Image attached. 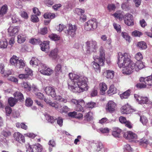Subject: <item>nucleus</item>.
Returning <instances> with one entry per match:
<instances>
[{"label":"nucleus","mask_w":152,"mask_h":152,"mask_svg":"<svg viewBox=\"0 0 152 152\" xmlns=\"http://www.w3.org/2000/svg\"><path fill=\"white\" fill-rule=\"evenodd\" d=\"M33 101L29 97L27 98L26 100L25 105L27 107H30L32 105Z\"/></svg>","instance_id":"a19ab883"},{"label":"nucleus","mask_w":152,"mask_h":152,"mask_svg":"<svg viewBox=\"0 0 152 152\" xmlns=\"http://www.w3.org/2000/svg\"><path fill=\"white\" fill-rule=\"evenodd\" d=\"M136 86L138 88L141 89L142 88H145L146 87V84L144 83H138L136 85Z\"/></svg>","instance_id":"6e6d98bb"},{"label":"nucleus","mask_w":152,"mask_h":152,"mask_svg":"<svg viewBox=\"0 0 152 152\" xmlns=\"http://www.w3.org/2000/svg\"><path fill=\"white\" fill-rule=\"evenodd\" d=\"M43 17L45 19H48L51 20L54 19L56 17L55 13L51 12H46L43 15Z\"/></svg>","instance_id":"412c9836"},{"label":"nucleus","mask_w":152,"mask_h":152,"mask_svg":"<svg viewBox=\"0 0 152 152\" xmlns=\"http://www.w3.org/2000/svg\"><path fill=\"white\" fill-rule=\"evenodd\" d=\"M96 104L95 102H91L87 103L86 105V107L87 108L92 109L96 106Z\"/></svg>","instance_id":"a18cd8bd"},{"label":"nucleus","mask_w":152,"mask_h":152,"mask_svg":"<svg viewBox=\"0 0 152 152\" xmlns=\"http://www.w3.org/2000/svg\"><path fill=\"white\" fill-rule=\"evenodd\" d=\"M45 91L47 94L52 97H55L56 96L55 90L53 87L47 86L45 88Z\"/></svg>","instance_id":"9b49d317"},{"label":"nucleus","mask_w":152,"mask_h":152,"mask_svg":"<svg viewBox=\"0 0 152 152\" xmlns=\"http://www.w3.org/2000/svg\"><path fill=\"white\" fill-rule=\"evenodd\" d=\"M91 64L96 72H100L101 70L100 66H101L100 64H99L94 61H93L92 62Z\"/></svg>","instance_id":"5701e85b"},{"label":"nucleus","mask_w":152,"mask_h":152,"mask_svg":"<svg viewBox=\"0 0 152 152\" xmlns=\"http://www.w3.org/2000/svg\"><path fill=\"white\" fill-rule=\"evenodd\" d=\"M35 95L37 97L40 99H43L44 98V96L43 94L40 92H37L35 93Z\"/></svg>","instance_id":"bf43d9fd"},{"label":"nucleus","mask_w":152,"mask_h":152,"mask_svg":"<svg viewBox=\"0 0 152 152\" xmlns=\"http://www.w3.org/2000/svg\"><path fill=\"white\" fill-rule=\"evenodd\" d=\"M45 117L47 120L49 122L51 123H53L56 121V118H54L50 115L48 114H46L45 115Z\"/></svg>","instance_id":"393cba45"},{"label":"nucleus","mask_w":152,"mask_h":152,"mask_svg":"<svg viewBox=\"0 0 152 152\" xmlns=\"http://www.w3.org/2000/svg\"><path fill=\"white\" fill-rule=\"evenodd\" d=\"M13 137L15 140L20 143L24 142H25V137L19 132H15L13 134Z\"/></svg>","instance_id":"1a4fd4ad"},{"label":"nucleus","mask_w":152,"mask_h":152,"mask_svg":"<svg viewBox=\"0 0 152 152\" xmlns=\"http://www.w3.org/2000/svg\"><path fill=\"white\" fill-rule=\"evenodd\" d=\"M108 121V119L106 118H102L99 121V123L101 124H103L106 123Z\"/></svg>","instance_id":"774afa93"},{"label":"nucleus","mask_w":152,"mask_h":152,"mask_svg":"<svg viewBox=\"0 0 152 152\" xmlns=\"http://www.w3.org/2000/svg\"><path fill=\"white\" fill-rule=\"evenodd\" d=\"M62 67L61 64H58L56 66L55 69V71L56 74H59L62 72Z\"/></svg>","instance_id":"e433bc0d"},{"label":"nucleus","mask_w":152,"mask_h":152,"mask_svg":"<svg viewBox=\"0 0 152 152\" xmlns=\"http://www.w3.org/2000/svg\"><path fill=\"white\" fill-rule=\"evenodd\" d=\"M33 11L34 14L38 16L39 15L41 12L39 10L37 7H35L33 8Z\"/></svg>","instance_id":"052dcab7"},{"label":"nucleus","mask_w":152,"mask_h":152,"mask_svg":"<svg viewBox=\"0 0 152 152\" xmlns=\"http://www.w3.org/2000/svg\"><path fill=\"white\" fill-rule=\"evenodd\" d=\"M116 107V104L115 103L112 101H110L107 104L106 108L110 112L112 113L115 110Z\"/></svg>","instance_id":"dca6fc26"},{"label":"nucleus","mask_w":152,"mask_h":152,"mask_svg":"<svg viewBox=\"0 0 152 152\" xmlns=\"http://www.w3.org/2000/svg\"><path fill=\"white\" fill-rule=\"evenodd\" d=\"M97 26V22L95 19L88 20L85 23L84 28L87 31H92L96 29Z\"/></svg>","instance_id":"20e7f679"},{"label":"nucleus","mask_w":152,"mask_h":152,"mask_svg":"<svg viewBox=\"0 0 152 152\" xmlns=\"http://www.w3.org/2000/svg\"><path fill=\"white\" fill-rule=\"evenodd\" d=\"M23 86L25 88L27 89L28 91H30L31 89L30 85L27 83L24 82L23 83Z\"/></svg>","instance_id":"680f3d73"},{"label":"nucleus","mask_w":152,"mask_h":152,"mask_svg":"<svg viewBox=\"0 0 152 152\" xmlns=\"http://www.w3.org/2000/svg\"><path fill=\"white\" fill-rule=\"evenodd\" d=\"M122 132V130L119 128L114 127L113 129L112 134L115 137L119 138Z\"/></svg>","instance_id":"a211bd4d"},{"label":"nucleus","mask_w":152,"mask_h":152,"mask_svg":"<svg viewBox=\"0 0 152 152\" xmlns=\"http://www.w3.org/2000/svg\"><path fill=\"white\" fill-rule=\"evenodd\" d=\"M113 26L114 27V28L116 30L117 32H121V26L115 23H114L113 24Z\"/></svg>","instance_id":"09e8293b"},{"label":"nucleus","mask_w":152,"mask_h":152,"mask_svg":"<svg viewBox=\"0 0 152 152\" xmlns=\"http://www.w3.org/2000/svg\"><path fill=\"white\" fill-rule=\"evenodd\" d=\"M135 58L137 61H140L142 59L143 56L140 52H138L136 54Z\"/></svg>","instance_id":"de8ad7c7"},{"label":"nucleus","mask_w":152,"mask_h":152,"mask_svg":"<svg viewBox=\"0 0 152 152\" xmlns=\"http://www.w3.org/2000/svg\"><path fill=\"white\" fill-rule=\"evenodd\" d=\"M107 7L108 10L110 11H111L115 10L116 8V7L114 4H108Z\"/></svg>","instance_id":"4d7b16f0"},{"label":"nucleus","mask_w":152,"mask_h":152,"mask_svg":"<svg viewBox=\"0 0 152 152\" xmlns=\"http://www.w3.org/2000/svg\"><path fill=\"white\" fill-rule=\"evenodd\" d=\"M84 12V10L81 9L77 8L75 10V12L78 15H81Z\"/></svg>","instance_id":"8fccbe9b"},{"label":"nucleus","mask_w":152,"mask_h":152,"mask_svg":"<svg viewBox=\"0 0 152 152\" xmlns=\"http://www.w3.org/2000/svg\"><path fill=\"white\" fill-rule=\"evenodd\" d=\"M119 120V121L122 124H125L127 121L126 118L123 116L120 117Z\"/></svg>","instance_id":"e2e57ef3"},{"label":"nucleus","mask_w":152,"mask_h":152,"mask_svg":"<svg viewBox=\"0 0 152 152\" xmlns=\"http://www.w3.org/2000/svg\"><path fill=\"white\" fill-rule=\"evenodd\" d=\"M140 121L144 125H146L148 122L147 118L144 116H140Z\"/></svg>","instance_id":"49530a36"},{"label":"nucleus","mask_w":152,"mask_h":152,"mask_svg":"<svg viewBox=\"0 0 152 152\" xmlns=\"http://www.w3.org/2000/svg\"><path fill=\"white\" fill-rule=\"evenodd\" d=\"M121 35L123 38H124L126 41L128 42L129 41L130 37L127 33L126 32H123L121 33Z\"/></svg>","instance_id":"37998d69"},{"label":"nucleus","mask_w":152,"mask_h":152,"mask_svg":"<svg viewBox=\"0 0 152 152\" xmlns=\"http://www.w3.org/2000/svg\"><path fill=\"white\" fill-rule=\"evenodd\" d=\"M140 83H144L146 86H152V76H150L144 77H141L139 79Z\"/></svg>","instance_id":"4468645a"},{"label":"nucleus","mask_w":152,"mask_h":152,"mask_svg":"<svg viewBox=\"0 0 152 152\" xmlns=\"http://www.w3.org/2000/svg\"><path fill=\"white\" fill-rule=\"evenodd\" d=\"M137 100L140 101L141 104H146L148 102V99L146 97H140L138 96V98L137 99Z\"/></svg>","instance_id":"473e14b6"},{"label":"nucleus","mask_w":152,"mask_h":152,"mask_svg":"<svg viewBox=\"0 0 152 152\" xmlns=\"http://www.w3.org/2000/svg\"><path fill=\"white\" fill-rule=\"evenodd\" d=\"M149 142H148V140L144 137L140 140L139 142L140 145L143 146H146L147 145L149 144Z\"/></svg>","instance_id":"2f4dec72"},{"label":"nucleus","mask_w":152,"mask_h":152,"mask_svg":"<svg viewBox=\"0 0 152 152\" xmlns=\"http://www.w3.org/2000/svg\"><path fill=\"white\" fill-rule=\"evenodd\" d=\"M48 33V29L46 27H44L40 29L39 32L40 34L44 35Z\"/></svg>","instance_id":"3c124183"},{"label":"nucleus","mask_w":152,"mask_h":152,"mask_svg":"<svg viewBox=\"0 0 152 152\" xmlns=\"http://www.w3.org/2000/svg\"><path fill=\"white\" fill-rule=\"evenodd\" d=\"M40 46L42 51H47L49 48V42L48 41H44L42 43L40 44Z\"/></svg>","instance_id":"f3484780"},{"label":"nucleus","mask_w":152,"mask_h":152,"mask_svg":"<svg viewBox=\"0 0 152 152\" xmlns=\"http://www.w3.org/2000/svg\"><path fill=\"white\" fill-rule=\"evenodd\" d=\"M86 52L87 54H91V53H95L98 48L97 43L94 40L87 41L85 43Z\"/></svg>","instance_id":"7ed1b4c3"},{"label":"nucleus","mask_w":152,"mask_h":152,"mask_svg":"<svg viewBox=\"0 0 152 152\" xmlns=\"http://www.w3.org/2000/svg\"><path fill=\"white\" fill-rule=\"evenodd\" d=\"M131 56L129 53H125L122 54L118 53L117 64L119 68H124L122 72L126 74H129L133 71L135 68V63L131 59Z\"/></svg>","instance_id":"f03ea898"},{"label":"nucleus","mask_w":152,"mask_h":152,"mask_svg":"<svg viewBox=\"0 0 152 152\" xmlns=\"http://www.w3.org/2000/svg\"><path fill=\"white\" fill-rule=\"evenodd\" d=\"M85 104V102L83 104H81L80 103H79L76 106L75 109L76 110L78 111H81L82 112H84V110L83 107H82V105H84Z\"/></svg>","instance_id":"58836bf2"},{"label":"nucleus","mask_w":152,"mask_h":152,"mask_svg":"<svg viewBox=\"0 0 152 152\" xmlns=\"http://www.w3.org/2000/svg\"><path fill=\"white\" fill-rule=\"evenodd\" d=\"M8 101L9 104L11 107L14 106L18 102L17 99L13 97L9 98Z\"/></svg>","instance_id":"bb28decb"},{"label":"nucleus","mask_w":152,"mask_h":152,"mask_svg":"<svg viewBox=\"0 0 152 152\" xmlns=\"http://www.w3.org/2000/svg\"><path fill=\"white\" fill-rule=\"evenodd\" d=\"M132 35L135 37H140L142 35V33L138 31L135 30L132 32Z\"/></svg>","instance_id":"13d9d810"},{"label":"nucleus","mask_w":152,"mask_h":152,"mask_svg":"<svg viewBox=\"0 0 152 152\" xmlns=\"http://www.w3.org/2000/svg\"><path fill=\"white\" fill-rule=\"evenodd\" d=\"M113 16L115 18L119 19H122L124 18V16L123 15L120 13L117 12L115 13L113 15Z\"/></svg>","instance_id":"864d4df0"},{"label":"nucleus","mask_w":152,"mask_h":152,"mask_svg":"<svg viewBox=\"0 0 152 152\" xmlns=\"http://www.w3.org/2000/svg\"><path fill=\"white\" fill-rule=\"evenodd\" d=\"M66 30L65 33L69 37H73L76 35L77 27L75 25H72L71 23L67 24L66 27Z\"/></svg>","instance_id":"39448f33"},{"label":"nucleus","mask_w":152,"mask_h":152,"mask_svg":"<svg viewBox=\"0 0 152 152\" xmlns=\"http://www.w3.org/2000/svg\"><path fill=\"white\" fill-rule=\"evenodd\" d=\"M70 81L68 83V86L74 92L80 93L87 90L88 87L87 78L84 77H79L78 75L69 73Z\"/></svg>","instance_id":"f257e3e1"},{"label":"nucleus","mask_w":152,"mask_h":152,"mask_svg":"<svg viewBox=\"0 0 152 152\" xmlns=\"http://www.w3.org/2000/svg\"><path fill=\"white\" fill-rule=\"evenodd\" d=\"M84 120L87 121H89L93 119L92 113L90 111L86 114L84 116Z\"/></svg>","instance_id":"cd10ccee"},{"label":"nucleus","mask_w":152,"mask_h":152,"mask_svg":"<svg viewBox=\"0 0 152 152\" xmlns=\"http://www.w3.org/2000/svg\"><path fill=\"white\" fill-rule=\"evenodd\" d=\"M54 0H45L44 3L48 6L50 7L52 6L54 3Z\"/></svg>","instance_id":"603ef678"},{"label":"nucleus","mask_w":152,"mask_h":152,"mask_svg":"<svg viewBox=\"0 0 152 152\" xmlns=\"http://www.w3.org/2000/svg\"><path fill=\"white\" fill-rule=\"evenodd\" d=\"M99 130L100 132L103 133H109V129L107 128H101Z\"/></svg>","instance_id":"0e129e2a"},{"label":"nucleus","mask_w":152,"mask_h":152,"mask_svg":"<svg viewBox=\"0 0 152 152\" xmlns=\"http://www.w3.org/2000/svg\"><path fill=\"white\" fill-rule=\"evenodd\" d=\"M49 37L51 39L54 41L59 40L60 37L55 34H52L49 36Z\"/></svg>","instance_id":"79ce46f5"},{"label":"nucleus","mask_w":152,"mask_h":152,"mask_svg":"<svg viewBox=\"0 0 152 152\" xmlns=\"http://www.w3.org/2000/svg\"><path fill=\"white\" fill-rule=\"evenodd\" d=\"M41 41L39 38H33L30 40V42L33 45H37L39 44Z\"/></svg>","instance_id":"ea45409f"},{"label":"nucleus","mask_w":152,"mask_h":152,"mask_svg":"<svg viewBox=\"0 0 152 152\" xmlns=\"http://www.w3.org/2000/svg\"><path fill=\"white\" fill-rule=\"evenodd\" d=\"M107 85L104 82L101 83L99 85V88L100 90V93L102 95L104 94L107 89Z\"/></svg>","instance_id":"6ab92c4d"},{"label":"nucleus","mask_w":152,"mask_h":152,"mask_svg":"<svg viewBox=\"0 0 152 152\" xmlns=\"http://www.w3.org/2000/svg\"><path fill=\"white\" fill-rule=\"evenodd\" d=\"M65 27V26L63 25L60 24L57 27L58 31L61 32Z\"/></svg>","instance_id":"338daca9"},{"label":"nucleus","mask_w":152,"mask_h":152,"mask_svg":"<svg viewBox=\"0 0 152 152\" xmlns=\"http://www.w3.org/2000/svg\"><path fill=\"white\" fill-rule=\"evenodd\" d=\"M58 52V49L55 48L50 51L49 56L53 59H55L57 57Z\"/></svg>","instance_id":"a878e982"},{"label":"nucleus","mask_w":152,"mask_h":152,"mask_svg":"<svg viewBox=\"0 0 152 152\" xmlns=\"http://www.w3.org/2000/svg\"><path fill=\"white\" fill-rule=\"evenodd\" d=\"M15 97L16 99L21 102L24 101V97L23 94L19 91H17L14 94Z\"/></svg>","instance_id":"4be33fe9"},{"label":"nucleus","mask_w":152,"mask_h":152,"mask_svg":"<svg viewBox=\"0 0 152 152\" xmlns=\"http://www.w3.org/2000/svg\"><path fill=\"white\" fill-rule=\"evenodd\" d=\"M37 15H33L31 17V21L33 22H37L39 21V19L37 16Z\"/></svg>","instance_id":"5fc2aeb1"},{"label":"nucleus","mask_w":152,"mask_h":152,"mask_svg":"<svg viewBox=\"0 0 152 152\" xmlns=\"http://www.w3.org/2000/svg\"><path fill=\"white\" fill-rule=\"evenodd\" d=\"M8 10V7L6 4H5L0 8V16H2L6 13Z\"/></svg>","instance_id":"7c9ffc66"},{"label":"nucleus","mask_w":152,"mask_h":152,"mask_svg":"<svg viewBox=\"0 0 152 152\" xmlns=\"http://www.w3.org/2000/svg\"><path fill=\"white\" fill-rule=\"evenodd\" d=\"M131 92L130 90H128L123 93L120 95V97L121 99H127L130 96Z\"/></svg>","instance_id":"c756f323"},{"label":"nucleus","mask_w":152,"mask_h":152,"mask_svg":"<svg viewBox=\"0 0 152 152\" xmlns=\"http://www.w3.org/2000/svg\"><path fill=\"white\" fill-rule=\"evenodd\" d=\"M20 30V27L18 26L13 27L10 26L8 29V34L10 36H14Z\"/></svg>","instance_id":"2eb2a0df"},{"label":"nucleus","mask_w":152,"mask_h":152,"mask_svg":"<svg viewBox=\"0 0 152 152\" xmlns=\"http://www.w3.org/2000/svg\"><path fill=\"white\" fill-rule=\"evenodd\" d=\"M140 23L141 26L143 28L145 27L147 25V23L144 19H142L140 21Z\"/></svg>","instance_id":"69168bd1"},{"label":"nucleus","mask_w":152,"mask_h":152,"mask_svg":"<svg viewBox=\"0 0 152 152\" xmlns=\"http://www.w3.org/2000/svg\"><path fill=\"white\" fill-rule=\"evenodd\" d=\"M10 63L12 65L19 68H23L25 66V64L22 59L19 60L18 57L13 56L10 60Z\"/></svg>","instance_id":"423d86ee"},{"label":"nucleus","mask_w":152,"mask_h":152,"mask_svg":"<svg viewBox=\"0 0 152 152\" xmlns=\"http://www.w3.org/2000/svg\"><path fill=\"white\" fill-rule=\"evenodd\" d=\"M99 56H94L93 58L95 60H97V61L101 64V66L104 65L105 61V53L104 50L102 47L100 48L99 49Z\"/></svg>","instance_id":"0eeeda50"},{"label":"nucleus","mask_w":152,"mask_h":152,"mask_svg":"<svg viewBox=\"0 0 152 152\" xmlns=\"http://www.w3.org/2000/svg\"><path fill=\"white\" fill-rule=\"evenodd\" d=\"M17 41L19 43H22L24 42L26 40V38L22 34L18 35L17 37Z\"/></svg>","instance_id":"72a5a7b5"},{"label":"nucleus","mask_w":152,"mask_h":152,"mask_svg":"<svg viewBox=\"0 0 152 152\" xmlns=\"http://www.w3.org/2000/svg\"><path fill=\"white\" fill-rule=\"evenodd\" d=\"M71 102L76 105L79 103L83 104L84 103V101L83 99H80L78 100L75 99H73L71 100Z\"/></svg>","instance_id":"c03bdc74"},{"label":"nucleus","mask_w":152,"mask_h":152,"mask_svg":"<svg viewBox=\"0 0 152 152\" xmlns=\"http://www.w3.org/2000/svg\"><path fill=\"white\" fill-rule=\"evenodd\" d=\"M115 72L114 71L110 70L106 71L105 76L107 78L112 79L114 77Z\"/></svg>","instance_id":"b1692460"},{"label":"nucleus","mask_w":152,"mask_h":152,"mask_svg":"<svg viewBox=\"0 0 152 152\" xmlns=\"http://www.w3.org/2000/svg\"><path fill=\"white\" fill-rule=\"evenodd\" d=\"M121 111L122 114H129L133 112L131 107L128 104L123 105L121 108Z\"/></svg>","instance_id":"f8f14e48"},{"label":"nucleus","mask_w":152,"mask_h":152,"mask_svg":"<svg viewBox=\"0 0 152 152\" xmlns=\"http://www.w3.org/2000/svg\"><path fill=\"white\" fill-rule=\"evenodd\" d=\"M124 20L125 23L128 26H132L134 24L133 16L130 14L127 13L124 15Z\"/></svg>","instance_id":"6e6552de"},{"label":"nucleus","mask_w":152,"mask_h":152,"mask_svg":"<svg viewBox=\"0 0 152 152\" xmlns=\"http://www.w3.org/2000/svg\"><path fill=\"white\" fill-rule=\"evenodd\" d=\"M135 64V68H134L133 70H135L136 71H138L139 70L144 67V65L143 62L140 61L136 62Z\"/></svg>","instance_id":"aec40b11"},{"label":"nucleus","mask_w":152,"mask_h":152,"mask_svg":"<svg viewBox=\"0 0 152 152\" xmlns=\"http://www.w3.org/2000/svg\"><path fill=\"white\" fill-rule=\"evenodd\" d=\"M116 88L113 85L110 86L109 90L108 91V94H115L116 93Z\"/></svg>","instance_id":"4c0bfd02"},{"label":"nucleus","mask_w":152,"mask_h":152,"mask_svg":"<svg viewBox=\"0 0 152 152\" xmlns=\"http://www.w3.org/2000/svg\"><path fill=\"white\" fill-rule=\"evenodd\" d=\"M137 46L140 49L142 50L145 49L147 47L146 43L145 42L143 41L138 42Z\"/></svg>","instance_id":"c85d7f7f"},{"label":"nucleus","mask_w":152,"mask_h":152,"mask_svg":"<svg viewBox=\"0 0 152 152\" xmlns=\"http://www.w3.org/2000/svg\"><path fill=\"white\" fill-rule=\"evenodd\" d=\"M8 45L7 42L6 40H0V48L2 49L7 48Z\"/></svg>","instance_id":"f704fd0d"},{"label":"nucleus","mask_w":152,"mask_h":152,"mask_svg":"<svg viewBox=\"0 0 152 152\" xmlns=\"http://www.w3.org/2000/svg\"><path fill=\"white\" fill-rule=\"evenodd\" d=\"M123 137L126 139L131 140H135L137 138V135L132 132H127L123 134Z\"/></svg>","instance_id":"ddd939ff"},{"label":"nucleus","mask_w":152,"mask_h":152,"mask_svg":"<svg viewBox=\"0 0 152 152\" xmlns=\"http://www.w3.org/2000/svg\"><path fill=\"white\" fill-rule=\"evenodd\" d=\"M33 148L35 150L36 152H41L43 149L42 146L39 143L34 145Z\"/></svg>","instance_id":"c9c22d12"},{"label":"nucleus","mask_w":152,"mask_h":152,"mask_svg":"<svg viewBox=\"0 0 152 152\" xmlns=\"http://www.w3.org/2000/svg\"><path fill=\"white\" fill-rule=\"evenodd\" d=\"M41 67L42 69L40 70V73L44 75H50L53 73V70L50 68H48L46 69L47 67L45 65L42 64Z\"/></svg>","instance_id":"9d476101"}]
</instances>
